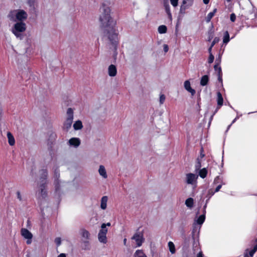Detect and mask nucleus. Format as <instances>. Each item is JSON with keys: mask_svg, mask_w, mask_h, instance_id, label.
I'll list each match as a JSON object with an SVG mask.
<instances>
[{"mask_svg": "<svg viewBox=\"0 0 257 257\" xmlns=\"http://www.w3.org/2000/svg\"><path fill=\"white\" fill-rule=\"evenodd\" d=\"M100 12L99 21L104 35L107 37L112 45L116 46L118 42V33L115 28V23L110 17V9L103 3L100 8Z\"/></svg>", "mask_w": 257, "mask_h": 257, "instance_id": "f257e3e1", "label": "nucleus"}, {"mask_svg": "<svg viewBox=\"0 0 257 257\" xmlns=\"http://www.w3.org/2000/svg\"><path fill=\"white\" fill-rule=\"evenodd\" d=\"M28 17L27 13L23 10H17L11 11L8 17L11 21L14 22H22L25 20Z\"/></svg>", "mask_w": 257, "mask_h": 257, "instance_id": "f03ea898", "label": "nucleus"}, {"mask_svg": "<svg viewBox=\"0 0 257 257\" xmlns=\"http://www.w3.org/2000/svg\"><path fill=\"white\" fill-rule=\"evenodd\" d=\"M26 24L22 22H19L14 24L11 31L17 38L22 40L24 37L22 33L26 31Z\"/></svg>", "mask_w": 257, "mask_h": 257, "instance_id": "7ed1b4c3", "label": "nucleus"}, {"mask_svg": "<svg viewBox=\"0 0 257 257\" xmlns=\"http://www.w3.org/2000/svg\"><path fill=\"white\" fill-rule=\"evenodd\" d=\"M40 175L41 180L40 185V194L42 199L46 198L47 196V192L46 190V179L48 176V172L46 169H43L40 171Z\"/></svg>", "mask_w": 257, "mask_h": 257, "instance_id": "20e7f679", "label": "nucleus"}, {"mask_svg": "<svg viewBox=\"0 0 257 257\" xmlns=\"http://www.w3.org/2000/svg\"><path fill=\"white\" fill-rule=\"evenodd\" d=\"M67 117L64 123V128L68 131L71 126L73 119V110L71 108L67 110Z\"/></svg>", "mask_w": 257, "mask_h": 257, "instance_id": "39448f33", "label": "nucleus"}, {"mask_svg": "<svg viewBox=\"0 0 257 257\" xmlns=\"http://www.w3.org/2000/svg\"><path fill=\"white\" fill-rule=\"evenodd\" d=\"M198 175L193 173H187L186 174L185 183L188 185H191L193 187L197 185Z\"/></svg>", "mask_w": 257, "mask_h": 257, "instance_id": "423d86ee", "label": "nucleus"}, {"mask_svg": "<svg viewBox=\"0 0 257 257\" xmlns=\"http://www.w3.org/2000/svg\"><path fill=\"white\" fill-rule=\"evenodd\" d=\"M21 232L22 236L27 239V244H30L32 243V239L33 238L32 233L26 228H22Z\"/></svg>", "mask_w": 257, "mask_h": 257, "instance_id": "0eeeda50", "label": "nucleus"}, {"mask_svg": "<svg viewBox=\"0 0 257 257\" xmlns=\"http://www.w3.org/2000/svg\"><path fill=\"white\" fill-rule=\"evenodd\" d=\"M54 177H55V193L56 194L59 195V190H60V181L59 180V178L60 177L59 170L58 168L54 169Z\"/></svg>", "mask_w": 257, "mask_h": 257, "instance_id": "6e6552de", "label": "nucleus"}, {"mask_svg": "<svg viewBox=\"0 0 257 257\" xmlns=\"http://www.w3.org/2000/svg\"><path fill=\"white\" fill-rule=\"evenodd\" d=\"M132 239L135 240L138 247L141 246L145 240L143 234L141 232H136L132 237Z\"/></svg>", "mask_w": 257, "mask_h": 257, "instance_id": "1a4fd4ad", "label": "nucleus"}, {"mask_svg": "<svg viewBox=\"0 0 257 257\" xmlns=\"http://www.w3.org/2000/svg\"><path fill=\"white\" fill-rule=\"evenodd\" d=\"M184 86L185 89L189 92H190L192 96L195 95L196 91L194 89L191 88L190 82L189 80H186L184 82Z\"/></svg>", "mask_w": 257, "mask_h": 257, "instance_id": "9d476101", "label": "nucleus"}, {"mask_svg": "<svg viewBox=\"0 0 257 257\" xmlns=\"http://www.w3.org/2000/svg\"><path fill=\"white\" fill-rule=\"evenodd\" d=\"M117 69L114 65L111 64L108 68V74L109 76L114 77L116 75Z\"/></svg>", "mask_w": 257, "mask_h": 257, "instance_id": "9b49d317", "label": "nucleus"}, {"mask_svg": "<svg viewBox=\"0 0 257 257\" xmlns=\"http://www.w3.org/2000/svg\"><path fill=\"white\" fill-rule=\"evenodd\" d=\"M69 144L70 146L77 148L80 145V141L78 138H72L69 140Z\"/></svg>", "mask_w": 257, "mask_h": 257, "instance_id": "f8f14e48", "label": "nucleus"}, {"mask_svg": "<svg viewBox=\"0 0 257 257\" xmlns=\"http://www.w3.org/2000/svg\"><path fill=\"white\" fill-rule=\"evenodd\" d=\"M108 197L106 196H103L101 199L100 208L103 210H105L107 207V202Z\"/></svg>", "mask_w": 257, "mask_h": 257, "instance_id": "ddd939ff", "label": "nucleus"}, {"mask_svg": "<svg viewBox=\"0 0 257 257\" xmlns=\"http://www.w3.org/2000/svg\"><path fill=\"white\" fill-rule=\"evenodd\" d=\"M98 240L100 242L106 243L107 242L106 234L102 232H99L98 234Z\"/></svg>", "mask_w": 257, "mask_h": 257, "instance_id": "4468645a", "label": "nucleus"}, {"mask_svg": "<svg viewBox=\"0 0 257 257\" xmlns=\"http://www.w3.org/2000/svg\"><path fill=\"white\" fill-rule=\"evenodd\" d=\"M99 175L103 178L106 179L107 177L106 170L103 165H100L98 170Z\"/></svg>", "mask_w": 257, "mask_h": 257, "instance_id": "2eb2a0df", "label": "nucleus"}, {"mask_svg": "<svg viewBox=\"0 0 257 257\" xmlns=\"http://www.w3.org/2000/svg\"><path fill=\"white\" fill-rule=\"evenodd\" d=\"M164 7L165 9V11L168 15L169 19L171 20H172V14L171 12L170 6L167 2L164 3Z\"/></svg>", "mask_w": 257, "mask_h": 257, "instance_id": "dca6fc26", "label": "nucleus"}, {"mask_svg": "<svg viewBox=\"0 0 257 257\" xmlns=\"http://www.w3.org/2000/svg\"><path fill=\"white\" fill-rule=\"evenodd\" d=\"M7 137L8 139V143L9 145L11 146H14L15 144V140L11 133H7Z\"/></svg>", "mask_w": 257, "mask_h": 257, "instance_id": "f3484780", "label": "nucleus"}, {"mask_svg": "<svg viewBox=\"0 0 257 257\" xmlns=\"http://www.w3.org/2000/svg\"><path fill=\"white\" fill-rule=\"evenodd\" d=\"M217 12V9H214L213 11L211 12H210L206 17L205 20L206 23H208L210 22L212 17L214 16L215 14Z\"/></svg>", "mask_w": 257, "mask_h": 257, "instance_id": "a211bd4d", "label": "nucleus"}, {"mask_svg": "<svg viewBox=\"0 0 257 257\" xmlns=\"http://www.w3.org/2000/svg\"><path fill=\"white\" fill-rule=\"evenodd\" d=\"M209 81V77L207 75H205L203 76L200 80V85L202 86L206 85Z\"/></svg>", "mask_w": 257, "mask_h": 257, "instance_id": "6ab92c4d", "label": "nucleus"}, {"mask_svg": "<svg viewBox=\"0 0 257 257\" xmlns=\"http://www.w3.org/2000/svg\"><path fill=\"white\" fill-rule=\"evenodd\" d=\"M80 234L83 238L86 239H88L89 238L90 233L87 230L85 229H81L80 230Z\"/></svg>", "mask_w": 257, "mask_h": 257, "instance_id": "aec40b11", "label": "nucleus"}, {"mask_svg": "<svg viewBox=\"0 0 257 257\" xmlns=\"http://www.w3.org/2000/svg\"><path fill=\"white\" fill-rule=\"evenodd\" d=\"M134 257H147V256L144 252L143 250L138 249L135 251Z\"/></svg>", "mask_w": 257, "mask_h": 257, "instance_id": "412c9836", "label": "nucleus"}, {"mask_svg": "<svg viewBox=\"0 0 257 257\" xmlns=\"http://www.w3.org/2000/svg\"><path fill=\"white\" fill-rule=\"evenodd\" d=\"M83 127L81 121L78 120L76 121L73 124V128L75 130H81Z\"/></svg>", "mask_w": 257, "mask_h": 257, "instance_id": "4be33fe9", "label": "nucleus"}, {"mask_svg": "<svg viewBox=\"0 0 257 257\" xmlns=\"http://www.w3.org/2000/svg\"><path fill=\"white\" fill-rule=\"evenodd\" d=\"M194 3V0H183L182 4L184 5L185 7L189 8L191 6H193Z\"/></svg>", "mask_w": 257, "mask_h": 257, "instance_id": "5701e85b", "label": "nucleus"}, {"mask_svg": "<svg viewBox=\"0 0 257 257\" xmlns=\"http://www.w3.org/2000/svg\"><path fill=\"white\" fill-rule=\"evenodd\" d=\"M217 104L219 106L222 105L223 102V99L222 94L220 92H217Z\"/></svg>", "mask_w": 257, "mask_h": 257, "instance_id": "b1692460", "label": "nucleus"}, {"mask_svg": "<svg viewBox=\"0 0 257 257\" xmlns=\"http://www.w3.org/2000/svg\"><path fill=\"white\" fill-rule=\"evenodd\" d=\"M207 174V170L206 168H204L202 169L199 170V176L204 179L205 178Z\"/></svg>", "mask_w": 257, "mask_h": 257, "instance_id": "393cba45", "label": "nucleus"}, {"mask_svg": "<svg viewBox=\"0 0 257 257\" xmlns=\"http://www.w3.org/2000/svg\"><path fill=\"white\" fill-rule=\"evenodd\" d=\"M230 41L229 34L228 31H225L224 33L223 38V42L224 44H227Z\"/></svg>", "mask_w": 257, "mask_h": 257, "instance_id": "a878e982", "label": "nucleus"}, {"mask_svg": "<svg viewBox=\"0 0 257 257\" xmlns=\"http://www.w3.org/2000/svg\"><path fill=\"white\" fill-rule=\"evenodd\" d=\"M194 200L192 198H188L185 201V205L189 208H191L193 206Z\"/></svg>", "mask_w": 257, "mask_h": 257, "instance_id": "bb28decb", "label": "nucleus"}, {"mask_svg": "<svg viewBox=\"0 0 257 257\" xmlns=\"http://www.w3.org/2000/svg\"><path fill=\"white\" fill-rule=\"evenodd\" d=\"M205 219V214H202L197 219L196 223L199 225H201L204 222Z\"/></svg>", "mask_w": 257, "mask_h": 257, "instance_id": "cd10ccee", "label": "nucleus"}, {"mask_svg": "<svg viewBox=\"0 0 257 257\" xmlns=\"http://www.w3.org/2000/svg\"><path fill=\"white\" fill-rule=\"evenodd\" d=\"M158 32L160 34H165L166 33L167 28L165 25H161L158 27Z\"/></svg>", "mask_w": 257, "mask_h": 257, "instance_id": "c85d7f7f", "label": "nucleus"}, {"mask_svg": "<svg viewBox=\"0 0 257 257\" xmlns=\"http://www.w3.org/2000/svg\"><path fill=\"white\" fill-rule=\"evenodd\" d=\"M168 246L171 253H174L175 252V247L174 243L172 241H169L168 242Z\"/></svg>", "mask_w": 257, "mask_h": 257, "instance_id": "c756f323", "label": "nucleus"}, {"mask_svg": "<svg viewBox=\"0 0 257 257\" xmlns=\"http://www.w3.org/2000/svg\"><path fill=\"white\" fill-rule=\"evenodd\" d=\"M201 167V159L199 158H197L196 160V163L195 164V170L197 171L200 170V168Z\"/></svg>", "mask_w": 257, "mask_h": 257, "instance_id": "7c9ffc66", "label": "nucleus"}, {"mask_svg": "<svg viewBox=\"0 0 257 257\" xmlns=\"http://www.w3.org/2000/svg\"><path fill=\"white\" fill-rule=\"evenodd\" d=\"M188 8L185 7L184 5H181L180 8L179 13L181 14H185L186 13V9H188Z\"/></svg>", "mask_w": 257, "mask_h": 257, "instance_id": "2f4dec72", "label": "nucleus"}, {"mask_svg": "<svg viewBox=\"0 0 257 257\" xmlns=\"http://www.w3.org/2000/svg\"><path fill=\"white\" fill-rule=\"evenodd\" d=\"M101 229L99 231L100 232H102L104 233V234H106L107 232V229L106 227L105 223H102L101 226Z\"/></svg>", "mask_w": 257, "mask_h": 257, "instance_id": "473e14b6", "label": "nucleus"}, {"mask_svg": "<svg viewBox=\"0 0 257 257\" xmlns=\"http://www.w3.org/2000/svg\"><path fill=\"white\" fill-rule=\"evenodd\" d=\"M166 96L164 94H161L160 96L159 102L160 104H162L165 102Z\"/></svg>", "mask_w": 257, "mask_h": 257, "instance_id": "72a5a7b5", "label": "nucleus"}, {"mask_svg": "<svg viewBox=\"0 0 257 257\" xmlns=\"http://www.w3.org/2000/svg\"><path fill=\"white\" fill-rule=\"evenodd\" d=\"M171 5L176 8L178 6L179 0H170Z\"/></svg>", "mask_w": 257, "mask_h": 257, "instance_id": "f704fd0d", "label": "nucleus"}, {"mask_svg": "<svg viewBox=\"0 0 257 257\" xmlns=\"http://www.w3.org/2000/svg\"><path fill=\"white\" fill-rule=\"evenodd\" d=\"M214 59V57L212 53H210V54H209V58L208 59V63L211 64V63H213Z\"/></svg>", "mask_w": 257, "mask_h": 257, "instance_id": "c9c22d12", "label": "nucleus"}, {"mask_svg": "<svg viewBox=\"0 0 257 257\" xmlns=\"http://www.w3.org/2000/svg\"><path fill=\"white\" fill-rule=\"evenodd\" d=\"M16 195H17V198L19 199V200L20 201H23L24 199H23V198L22 197V196L21 194L20 191H17Z\"/></svg>", "mask_w": 257, "mask_h": 257, "instance_id": "e433bc0d", "label": "nucleus"}, {"mask_svg": "<svg viewBox=\"0 0 257 257\" xmlns=\"http://www.w3.org/2000/svg\"><path fill=\"white\" fill-rule=\"evenodd\" d=\"M55 242L57 246H59L61 244V239L60 237H56L55 239Z\"/></svg>", "mask_w": 257, "mask_h": 257, "instance_id": "4c0bfd02", "label": "nucleus"}, {"mask_svg": "<svg viewBox=\"0 0 257 257\" xmlns=\"http://www.w3.org/2000/svg\"><path fill=\"white\" fill-rule=\"evenodd\" d=\"M36 0H28V3L30 7L34 8L35 3Z\"/></svg>", "mask_w": 257, "mask_h": 257, "instance_id": "58836bf2", "label": "nucleus"}, {"mask_svg": "<svg viewBox=\"0 0 257 257\" xmlns=\"http://www.w3.org/2000/svg\"><path fill=\"white\" fill-rule=\"evenodd\" d=\"M230 21L234 22L236 20V15L234 13H232L230 16Z\"/></svg>", "mask_w": 257, "mask_h": 257, "instance_id": "ea45409f", "label": "nucleus"}, {"mask_svg": "<svg viewBox=\"0 0 257 257\" xmlns=\"http://www.w3.org/2000/svg\"><path fill=\"white\" fill-rule=\"evenodd\" d=\"M219 39L218 38L215 37L211 44V46L213 47L214 45L219 41Z\"/></svg>", "mask_w": 257, "mask_h": 257, "instance_id": "a19ab883", "label": "nucleus"}, {"mask_svg": "<svg viewBox=\"0 0 257 257\" xmlns=\"http://www.w3.org/2000/svg\"><path fill=\"white\" fill-rule=\"evenodd\" d=\"M164 51L165 53H167L169 50V47L167 45L164 44L163 45Z\"/></svg>", "mask_w": 257, "mask_h": 257, "instance_id": "79ce46f5", "label": "nucleus"}, {"mask_svg": "<svg viewBox=\"0 0 257 257\" xmlns=\"http://www.w3.org/2000/svg\"><path fill=\"white\" fill-rule=\"evenodd\" d=\"M218 80L222 84V74H218Z\"/></svg>", "mask_w": 257, "mask_h": 257, "instance_id": "37998d69", "label": "nucleus"}, {"mask_svg": "<svg viewBox=\"0 0 257 257\" xmlns=\"http://www.w3.org/2000/svg\"><path fill=\"white\" fill-rule=\"evenodd\" d=\"M221 187H222V185L220 184L218 185L215 190V192H218L219 191V190L220 189V188H221Z\"/></svg>", "mask_w": 257, "mask_h": 257, "instance_id": "c03bdc74", "label": "nucleus"}, {"mask_svg": "<svg viewBox=\"0 0 257 257\" xmlns=\"http://www.w3.org/2000/svg\"><path fill=\"white\" fill-rule=\"evenodd\" d=\"M255 252L254 250L251 249L249 252V255H250V257H252L253 255V254H254Z\"/></svg>", "mask_w": 257, "mask_h": 257, "instance_id": "a18cd8bd", "label": "nucleus"}, {"mask_svg": "<svg viewBox=\"0 0 257 257\" xmlns=\"http://www.w3.org/2000/svg\"><path fill=\"white\" fill-rule=\"evenodd\" d=\"M221 62V56L219 55L218 58L216 59V63L220 64Z\"/></svg>", "mask_w": 257, "mask_h": 257, "instance_id": "49530a36", "label": "nucleus"}, {"mask_svg": "<svg viewBox=\"0 0 257 257\" xmlns=\"http://www.w3.org/2000/svg\"><path fill=\"white\" fill-rule=\"evenodd\" d=\"M216 71H217L218 74H222L221 68L220 66L218 67V69Z\"/></svg>", "mask_w": 257, "mask_h": 257, "instance_id": "de8ad7c7", "label": "nucleus"}, {"mask_svg": "<svg viewBox=\"0 0 257 257\" xmlns=\"http://www.w3.org/2000/svg\"><path fill=\"white\" fill-rule=\"evenodd\" d=\"M219 65V64L216 63V64H215V65H214V70H215V71H217V70L218 68V67H219V66H218V65Z\"/></svg>", "mask_w": 257, "mask_h": 257, "instance_id": "09e8293b", "label": "nucleus"}, {"mask_svg": "<svg viewBox=\"0 0 257 257\" xmlns=\"http://www.w3.org/2000/svg\"><path fill=\"white\" fill-rule=\"evenodd\" d=\"M197 257H203V255L202 252H199L197 255Z\"/></svg>", "mask_w": 257, "mask_h": 257, "instance_id": "8fccbe9b", "label": "nucleus"}, {"mask_svg": "<svg viewBox=\"0 0 257 257\" xmlns=\"http://www.w3.org/2000/svg\"><path fill=\"white\" fill-rule=\"evenodd\" d=\"M212 47H212L211 45H210V46L208 48V51L209 54H210V53H212L211 51H212Z\"/></svg>", "mask_w": 257, "mask_h": 257, "instance_id": "3c124183", "label": "nucleus"}, {"mask_svg": "<svg viewBox=\"0 0 257 257\" xmlns=\"http://www.w3.org/2000/svg\"><path fill=\"white\" fill-rule=\"evenodd\" d=\"M203 149L201 150V154H200V158L201 159L203 158L204 157V154H203Z\"/></svg>", "mask_w": 257, "mask_h": 257, "instance_id": "603ef678", "label": "nucleus"}, {"mask_svg": "<svg viewBox=\"0 0 257 257\" xmlns=\"http://www.w3.org/2000/svg\"><path fill=\"white\" fill-rule=\"evenodd\" d=\"M57 257H66V254L65 253H60Z\"/></svg>", "mask_w": 257, "mask_h": 257, "instance_id": "864d4df0", "label": "nucleus"}, {"mask_svg": "<svg viewBox=\"0 0 257 257\" xmlns=\"http://www.w3.org/2000/svg\"><path fill=\"white\" fill-rule=\"evenodd\" d=\"M238 118H239V116H236V117H235V118L232 120V121L231 123H232V124H233V123H234L236 121V120H237V119H238Z\"/></svg>", "mask_w": 257, "mask_h": 257, "instance_id": "5fc2aeb1", "label": "nucleus"}, {"mask_svg": "<svg viewBox=\"0 0 257 257\" xmlns=\"http://www.w3.org/2000/svg\"><path fill=\"white\" fill-rule=\"evenodd\" d=\"M252 249L256 252L257 251V244L255 245L253 247V248Z\"/></svg>", "mask_w": 257, "mask_h": 257, "instance_id": "6e6d98bb", "label": "nucleus"}, {"mask_svg": "<svg viewBox=\"0 0 257 257\" xmlns=\"http://www.w3.org/2000/svg\"><path fill=\"white\" fill-rule=\"evenodd\" d=\"M204 4L207 5L209 3V0H203Z\"/></svg>", "mask_w": 257, "mask_h": 257, "instance_id": "4d7b16f0", "label": "nucleus"}, {"mask_svg": "<svg viewBox=\"0 0 257 257\" xmlns=\"http://www.w3.org/2000/svg\"><path fill=\"white\" fill-rule=\"evenodd\" d=\"M232 123H231L230 124H229V125L228 126V127H227V130H226V132H227V131L229 130L230 127V126H231V125H232Z\"/></svg>", "mask_w": 257, "mask_h": 257, "instance_id": "13d9d810", "label": "nucleus"}, {"mask_svg": "<svg viewBox=\"0 0 257 257\" xmlns=\"http://www.w3.org/2000/svg\"><path fill=\"white\" fill-rule=\"evenodd\" d=\"M219 179V177H217L215 178L214 179V183H215L216 181H217V180H218Z\"/></svg>", "mask_w": 257, "mask_h": 257, "instance_id": "bf43d9fd", "label": "nucleus"}, {"mask_svg": "<svg viewBox=\"0 0 257 257\" xmlns=\"http://www.w3.org/2000/svg\"><path fill=\"white\" fill-rule=\"evenodd\" d=\"M106 224V226H110L111 225V224L110 222H108L107 223H105Z\"/></svg>", "mask_w": 257, "mask_h": 257, "instance_id": "052dcab7", "label": "nucleus"}, {"mask_svg": "<svg viewBox=\"0 0 257 257\" xmlns=\"http://www.w3.org/2000/svg\"><path fill=\"white\" fill-rule=\"evenodd\" d=\"M207 201H206V204H205V205L204 206V207H203V209H206V207H207Z\"/></svg>", "mask_w": 257, "mask_h": 257, "instance_id": "680f3d73", "label": "nucleus"}, {"mask_svg": "<svg viewBox=\"0 0 257 257\" xmlns=\"http://www.w3.org/2000/svg\"><path fill=\"white\" fill-rule=\"evenodd\" d=\"M126 238H124L123 239V243L124 244H126Z\"/></svg>", "mask_w": 257, "mask_h": 257, "instance_id": "e2e57ef3", "label": "nucleus"}, {"mask_svg": "<svg viewBox=\"0 0 257 257\" xmlns=\"http://www.w3.org/2000/svg\"><path fill=\"white\" fill-rule=\"evenodd\" d=\"M205 213H206V209H203V214H205Z\"/></svg>", "mask_w": 257, "mask_h": 257, "instance_id": "0e129e2a", "label": "nucleus"}, {"mask_svg": "<svg viewBox=\"0 0 257 257\" xmlns=\"http://www.w3.org/2000/svg\"><path fill=\"white\" fill-rule=\"evenodd\" d=\"M50 155H51V159H52V160H53V156H52V153L50 152Z\"/></svg>", "mask_w": 257, "mask_h": 257, "instance_id": "69168bd1", "label": "nucleus"}, {"mask_svg": "<svg viewBox=\"0 0 257 257\" xmlns=\"http://www.w3.org/2000/svg\"><path fill=\"white\" fill-rule=\"evenodd\" d=\"M244 257H249L247 253L244 254Z\"/></svg>", "mask_w": 257, "mask_h": 257, "instance_id": "338daca9", "label": "nucleus"}, {"mask_svg": "<svg viewBox=\"0 0 257 257\" xmlns=\"http://www.w3.org/2000/svg\"><path fill=\"white\" fill-rule=\"evenodd\" d=\"M231 0H226L227 2H229Z\"/></svg>", "mask_w": 257, "mask_h": 257, "instance_id": "774afa93", "label": "nucleus"}]
</instances>
